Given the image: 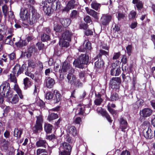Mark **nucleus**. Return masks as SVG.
Segmentation results:
<instances>
[{"label":"nucleus","mask_w":155,"mask_h":155,"mask_svg":"<svg viewBox=\"0 0 155 155\" xmlns=\"http://www.w3.org/2000/svg\"><path fill=\"white\" fill-rule=\"evenodd\" d=\"M120 71L118 68H113L110 71V74L112 76H117L119 75Z\"/></svg>","instance_id":"obj_31"},{"label":"nucleus","mask_w":155,"mask_h":155,"mask_svg":"<svg viewBox=\"0 0 155 155\" xmlns=\"http://www.w3.org/2000/svg\"><path fill=\"white\" fill-rule=\"evenodd\" d=\"M67 131L68 132L74 136H76L77 134L76 128L75 127L73 126H68L67 129Z\"/></svg>","instance_id":"obj_23"},{"label":"nucleus","mask_w":155,"mask_h":155,"mask_svg":"<svg viewBox=\"0 0 155 155\" xmlns=\"http://www.w3.org/2000/svg\"><path fill=\"white\" fill-rule=\"evenodd\" d=\"M22 132V130L21 129L15 128L14 130V136L17 138H20Z\"/></svg>","instance_id":"obj_33"},{"label":"nucleus","mask_w":155,"mask_h":155,"mask_svg":"<svg viewBox=\"0 0 155 155\" xmlns=\"http://www.w3.org/2000/svg\"><path fill=\"white\" fill-rule=\"evenodd\" d=\"M53 94L50 92H48L46 94V98L48 100H50L53 98Z\"/></svg>","instance_id":"obj_55"},{"label":"nucleus","mask_w":155,"mask_h":155,"mask_svg":"<svg viewBox=\"0 0 155 155\" xmlns=\"http://www.w3.org/2000/svg\"><path fill=\"white\" fill-rule=\"evenodd\" d=\"M61 24L64 27H67L69 25L71 21L69 18H62L60 19Z\"/></svg>","instance_id":"obj_28"},{"label":"nucleus","mask_w":155,"mask_h":155,"mask_svg":"<svg viewBox=\"0 0 155 155\" xmlns=\"http://www.w3.org/2000/svg\"><path fill=\"white\" fill-rule=\"evenodd\" d=\"M71 33L69 31H66L60 36L59 41V45L61 47L67 48L69 46L68 41L71 40Z\"/></svg>","instance_id":"obj_1"},{"label":"nucleus","mask_w":155,"mask_h":155,"mask_svg":"<svg viewBox=\"0 0 155 155\" xmlns=\"http://www.w3.org/2000/svg\"><path fill=\"white\" fill-rule=\"evenodd\" d=\"M84 20L87 23H90L91 21V17L89 16H86L84 18Z\"/></svg>","instance_id":"obj_64"},{"label":"nucleus","mask_w":155,"mask_h":155,"mask_svg":"<svg viewBox=\"0 0 155 155\" xmlns=\"http://www.w3.org/2000/svg\"><path fill=\"white\" fill-rule=\"evenodd\" d=\"M97 110L98 114H101L103 116H105L109 122H112V120H111L109 115L105 110L101 107L98 108Z\"/></svg>","instance_id":"obj_15"},{"label":"nucleus","mask_w":155,"mask_h":155,"mask_svg":"<svg viewBox=\"0 0 155 155\" xmlns=\"http://www.w3.org/2000/svg\"><path fill=\"white\" fill-rule=\"evenodd\" d=\"M15 74L12 72V73L9 74L8 78V79L10 80L11 81L14 82V83H17V80L15 77Z\"/></svg>","instance_id":"obj_37"},{"label":"nucleus","mask_w":155,"mask_h":155,"mask_svg":"<svg viewBox=\"0 0 155 155\" xmlns=\"http://www.w3.org/2000/svg\"><path fill=\"white\" fill-rule=\"evenodd\" d=\"M143 133L144 136L147 139H151L153 137L152 130L151 129L149 128L144 129Z\"/></svg>","instance_id":"obj_18"},{"label":"nucleus","mask_w":155,"mask_h":155,"mask_svg":"<svg viewBox=\"0 0 155 155\" xmlns=\"http://www.w3.org/2000/svg\"><path fill=\"white\" fill-rule=\"evenodd\" d=\"M79 16V13L76 10H73L70 15V17L72 18H76Z\"/></svg>","instance_id":"obj_42"},{"label":"nucleus","mask_w":155,"mask_h":155,"mask_svg":"<svg viewBox=\"0 0 155 155\" xmlns=\"http://www.w3.org/2000/svg\"><path fill=\"white\" fill-rule=\"evenodd\" d=\"M50 39V37L49 35L44 33L41 36V40L43 42L47 40H49Z\"/></svg>","instance_id":"obj_45"},{"label":"nucleus","mask_w":155,"mask_h":155,"mask_svg":"<svg viewBox=\"0 0 155 155\" xmlns=\"http://www.w3.org/2000/svg\"><path fill=\"white\" fill-rule=\"evenodd\" d=\"M55 138V136L54 135H47L46 137V139L47 140H51Z\"/></svg>","instance_id":"obj_63"},{"label":"nucleus","mask_w":155,"mask_h":155,"mask_svg":"<svg viewBox=\"0 0 155 155\" xmlns=\"http://www.w3.org/2000/svg\"><path fill=\"white\" fill-rule=\"evenodd\" d=\"M26 43L25 41L20 40L18 42L15 43L16 45L19 47H22L26 45Z\"/></svg>","instance_id":"obj_44"},{"label":"nucleus","mask_w":155,"mask_h":155,"mask_svg":"<svg viewBox=\"0 0 155 155\" xmlns=\"http://www.w3.org/2000/svg\"><path fill=\"white\" fill-rule=\"evenodd\" d=\"M6 28L5 26L0 25V41L3 40V35Z\"/></svg>","instance_id":"obj_34"},{"label":"nucleus","mask_w":155,"mask_h":155,"mask_svg":"<svg viewBox=\"0 0 155 155\" xmlns=\"http://www.w3.org/2000/svg\"><path fill=\"white\" fill-rule=\"evenodd\" d=\"M6 36V38L5 40V43L7 44L12 45L13 44V42L12 40H11L12 37H11L9 35Z\"/></svg>","instance_id":"obj_39"},{"label":"nucleus","mask_w":155,"mask_h":155,"mask_svg":"<svg viewBox=\"0 0 155 155\" xmlns=\"http://www.w3.org/2000/svg\"><path fill=\"white\" fill-rule=\"evenodd\" d=\"M52 128V126L49 124H45V130L47 133H51Z\"/></svg>","instance_id":"obj_35"},{"label":"nucleus","mask_w":155,"mask_h":155,"mask_svg":"<svg viewBox=\"0 0 155 155\" xmlns=\"http://www.w3.org/2000/svg\"><path fill=\"white\" fill-rule=\"evenodd\" d=\"M143 101L142 100H139L137 101L136 103L133 105V106L135 109H137L140 107L143 103Z\"/></svg>","instance_id":"obj_40"},{"label":"nucleus","mask_w":155,"mask_h":155,"mask_svg":"<svg viewBox=\"0 0 155 155\" xmlns=\"http://www.w3.org/2000/svg\"><path fill=\"white\" fill-rule=\"evenodd\" d=\"M14 90L16 91L18 94L20 98L22 99L23 98V96L22 94L21 91L19 88L18 85L17 83H14Z\"/></svg>","instance_id":"obj_24"},{"label":"nucleus","mask_w":155,"mask_h":155,"mask_svg":"<svg viewBox=\"0 0 155 155\" xmlns=\"http://www.w3.org/2000/svg\"><path fill=\"white\" fill-rule=\"evenodd\" d=\"M83 45L85 46V49L90 50L91 48V43L88 40H85L84 42Z\"/></svg>","instance_id":"obj_43"},{"label":"nucleus","mask_w":155,"mask_h":155,"mask_svg":"<svg viewBox=\"0 0 155 155\" xmlns=\"http://www.w3.org/2000/svg\"><path fill=\"white\" fill-rule=\"evenodd\" d=\"M133 3L136 4V6L138 10H141L143 7V4L140 0H133Z\"/></svg>","instance_id":"obj_25"},{"label":"nucleus","mask_w":155,"mask_h":155,"mask_svg":"<svg viewBox=\"0 0 155 155\" xmlns=\"http://www.w3.org/2000/svg\"><path fill=\"white\" fill-rule=\"evenodd\" d=\"M137 13L136 12L134 11H131L129 15V19H134L136 17Z\"/></svg>","instance_id":"obj_52"},{"label":"nucleus","mask_w":155,"mask_h":155,"mask_svg":"<svg viewBox=\"0 0 155 155\" xmlns=\"http://www.w3.org/2000/svg\"><path fill=\"white\" fill-rule=\"evenodd\" d=\"M91 6L92 8L97 11L100 8L101 5L100 4L96 2H92L91 4Z\"/></svg>","instance_id":"obj_46"},{"label":"nucleus","mask_w":155,"mask_h":155,"mask_svg":"<svg viewBox=\"0 0 155 155\" xmlns=\"http://www.w3.org/2000/svg\"><path fill=\"white\" fill-rule=\"evenodd\" d=\"M28 66L32 68H34L36 66V63L32 60L30 59L28 61Z\"/></svg>","instance_id":"obj_47"},{"label":"nucleus","mask_w":155,"mask_h":155,"mask_svg":"<svg viewBox=\"0 0 155 155\" xmlns=\"http://www.w3.org/2000/svg\"><path fill=\"white\" fill-rule=\"evenodd\" d=\"M47 145L46 141L42 139H40L36 143V145L38 147H45Z\"/></svg>","instance_id":"obj_29"},{"label":"nucleus","mask_w":155,"mask_h":155,"mask_svg":"<svg viewBox=\"0 0 155 155\" xmlns=\"http://www.w3.org/2000/svg\"><path fill=\"white\" fill-rule=\"evenodd\" d=\"M8 15L9 20L14 18L15 16L13 12L11 10H10L8 12Z\"/></svg>","instance_id":"obj_59"},{"label":"nucleus","mask_w":155,"mask_h":155,"mask_svg":"<svg viewBox=\"0 0 155 155\" xmlns=\"http://www.w3.org/2000/svg\"><path fill=\"white\" fill-rule=\"evenodd\" d=\"M37 104L39 106L42 108L44 107L45 105V103L40 99L38 101Z\"/></svg>","instance_id":"obj_58"},{"label":"nucleus","mask_w":155,"mask_h":155,"mask_svg":"<svg viewBox=\"0 0 155 155\" xmlns=\"http://www.w3.org/2000/svg\"><path fill=\"white\" fill-rule=\"evenodd\" d=\"M141 115L143 117H147L150 116L152 113V110L149 108H145L140 111Z\"/></svg>","instance_id":"obj_13"},{"label":"nucleus","mask_w":155,"mask_h":155,"mask_svg":"<svg viewBox=\"0 0 155 155\" xmlns=\"http://www.w3.org/2000/svg\"><path fill=\"white\" fill-rule=\"evenodd\" d=\"M118 98V96L117 94L114 93L112 94L110 96V100L111 101L117 100Z\"/></svg>","instance_id":"obj_50"},{"label":"nucleus","mask_w":155,"mask_h":155,"mask_svg":"<svg viewBox=\"0 0 155 155\" xmlns=\"http://www.w3.org/2000/svg\"><path fill=\"white\" fill-rule=\"evenodd\" d=\"M7 61V59L2 58L0 60V65L2 66H3L6 65Z\"/></svg>","instance_id":"obj_60"},{"label":"nucleus","mask_w":155,"mask_h":155,"mask_svg":"<svg viewBox=\"0 0 155 155\" xmlns=\"http://www.w3.org/2000/svg\"><path fill=\"white\" fill-rule=\"evenodd\" d=\"M71 9L74 8L75 6V2L74 0H71L67 5Z\"/></svg>","instance_id":"obj_41"},{"label":"nucleus","mask_w":155,"mask_h":155,"mask_svg":"<svg viewBox=\"0 0 155 155\" xmlns=\"http://www.w3.org/2000/svg\"><path fill=\"white\" fill-rule=\"evenodd\" d=\"M21 105V104H20L18 106V108L19 109L21 110L22 111L25 112L27 109L28 106L26 105Z\"/></svg>","instance_id":"obj_49"},{"label":"nucleus","mask_w":155,"mask_h":155,"mask_svg":"<svg viewBox=\"0 0 155 155\" xmlns=\"http://www.w3.org/2000/svg\"><path fill=\"white\" fill-rule=\"evenodd\" d=\"M102 101V100L100 97H98L94 101V103L96 105H99L101 104Z\"/></svg>","instance_id":"obj_54"},{"label":"nucleus","mask_w":155,"mask_h":155,"mask_svg":"<svg viewBox=\"0 0 155 155\" xmlns=\"http://www.w3.org/2000/svg\"><path fill=\"white\" fill-rule=\"evenodd\" d=\"M112 16L108 14H103L100 19V22L103 25H108L110 21Z\"/></svg>","instance_id":"obj_9"},{"label":"nucleus","mask_w":155,"mask_h":155,"mask_svg":"<svg viewBox=\"0 0 155 155\" xmlns=\"http://www.w3.org/2000/svg\"><path fill=\"white\" fill-rule=\"evenodd\" d=\"M30 16L29 12L26 8H21V9L20 13V18L23 21V24L26 26V27L28 25Z\"/></svg>","instance_id":"obj_5"},{"label":"nucleus","mask_w":155,"mask_h":155,"mask_svg":"<svg viewBox=\"0 0 155 155\" xmlns=\"http://www.w3.org/2000/svg\"><path fill=\"white\" fill-rule=\"evenodd\" d=\"M45 82L46 87L48 88H51L55 83V81L53 79L47 77L45 80Z\"/></svg>","instance_id":"obj_21"},{"label":"nucleus","mask_w":155,"mask_h":155,"mask_svg":"<svg viewBox=\"0 0 155 155\" xmlns=\"http://www.w3.org/2000/svg\"><path fill=\"white\" fill-rule=\"evenodd\" d=\"M10 89L9 83L6 81L4 82L0 86V94L5 96V93L6 92L5 97L9 98L11 96L10 94L11 92L10 90Z\"/></svg>","instance_id":"obj_4"},{"label":"nucleus","mask_w":155,"mask_h":155,"mask_svg":"<svg viewBox=\"0 0 155 155\" xmlns=\"http://www.w3.org/2000/svg\"><path fill=\"white\" fill-rule=\"evenodd\" d=\"M89 61V57L86 54L81 55L79 58L78 61L75 60L73 62V64L75 67L79 68H84L83 64H87Z\"/></svg>","instance_id":"obj_3"},{"label":"nucleus","mask_w":155,"mask_h":155,"mask_svg":"<svg viewBox=\"0 0 155 155\" xmlns=\"http://www.w3.org/2000/svg\"><path fill=\"white\" fill-rule=\"evenodd\" d=\"M108 54V53L106 51L103 50H100V53L97 55L98 56V57H101V56L102 55H104L106 56Z\"/></svg>","instance_id":"obj_57"},{"label":"nucleus","mask_w":155,"mask_h":155,"mask_svg":"<svg viewBox=\"0 0 155 155\" xmlns=\"http://www.w3.org/2000/svg\"><path fill=\"white\" fill-rule=\"evenodd\" d=\"M61 95L59 92L57 90L54 91V94L53 99L52 100L54 103H58L61 99Z\"/></svg>","instance_id":"obj_16"},{"label":"nucleus","mask_w":155,"mask_h":155,"mask_svg":"<svg viewBox=\"0 0 155 155\" xmlns=\"http://www.w3.org/2000/svg\"><path fill=\"white\" fill-rule=\"evenodd\" d=\"M58 150V155H70L71 147L68 143L64 141L62 142Z\"/></svg>","instance_id":"obj_2"},{"label":"nucleus","mask_w":155,"mask_h":155,"mask_svg":"<svg viewBox=\"0 0 155 155\" xmlns=\"http://www.w3.org/2000/svg\"><path fill=\"white\" fill-rule=\"evenodd\" d=\"M40 17L39 14L36 11L33 10L32 11V15L30 16L28 25H32L35 23Z\"/></svg>","instance_id":"obj_8"},{"label":"nucleus","mask_w":155,"mask_h":155,"mask_svg":"<svg viewBox=\"0 0 155 155\" xmlns=\"http://www.w3.org/2000/svg\"><path fill=\"white\" fill-rule=\"evenodd\" d=\"M64 29V27H63L59 25H54V30L56 32L61 33L62 32V31H63Z\"/></svg>","instance_id":"obj_36"},{"label":"nucleus","mask_w":155,"mask_h":155,"mask_svg":"<svg viewBox=\"0 0 155 155\" xmlns=\"http://www.w3.org/2000/svg\"><path fill=\"white\" fill-rule=\"evenodd\" d=\"M23 84L24 85V88L25 90L27 89L31 86V82L28 78H26L24 79Z\"/></svg>","instance_id":"obj_30"},{"label":"nucleus","mask_w":155,"mask_h":155,"mask_svg":"<svg viewBox=\"0 0 155 155\" xmlns=\"http://www.w3.org/2000/svg\"><path fill=\"white\" fill-rule=\"evenodd\" d=\"M85 10L91 16H92L96 19L98 20V15L99 13L92 9H89L88 7L85 8Z\"/></svg>","instance_id":"obj_19"},{"label":"nucleus","mask_w":155,"mask_h":155,"mask_svg":"<svg viewBox=\"0 0 155 155\" xmlns=\"http://www.w3.org/2000/svg\"><path fill=\"white\" fill-rule=\"evenodd\" d=\"M120 83V79L119 78H113L110 81L111 87L113 89H118Z\"/></svg>","instance_id":"obj_11"},{"label":"nucleus","mask_w":155,"mask_h":155,"mask_svg":"<svg viewBox=\"0 0 155 155\" xmlns=\"http://www.w3.org/2000/svg\"><path fill=\"white\" fill-rule=\"evenodd\" d=\"M73 73H69L67 76L68 82L71 84H74L76 81L75 76L72 74Z\"/></svg>","instance_id":"obj_20"},{"label":"nucleus","mask_w":155,"mask_h":155,"mask_svg":"<svg viewBox=\"0 0 155 155\" xmlns=\"http://www.w3.org/2000/svg\"><path fill=\"white\" fill-rule=\"evenodd\" d=\"M61 62L59 60H58L54 63V68L55 71H57L61 67Z\"/></svg>","instance_id":"obj_48"},{"label":"nucleus","mask_w":155,"mask_h":155,"mask_svg":"<svg viewBox=\"0 0 155 155\" xmlns=\"http://www.w3.org/2000/svg\"><path fill=\"white\" fill-rule=\"evenodd\" d=\"M8 142L5 139H2L1 143V148L4 151H6L8 149Z\"/></svg>","instance_id":"obj_27"},{"label":"nucleus","mask_w":155,"mask_h":155,"mask_svg":"<svg viewBox=\"0 0 155 155\" xmlns=\"http://www.w3.org/2000/svg\"><path fill=\"white\" fill-rule=\"evenodd\" d=\"M17 71V76L21 74L23 71L22 67H20L19 65L18 64H16L13 69V72L15 74H16Z\"/></svg>","instance_id":"obj_22"},{"label":"nucleus","mask_w":155,"mask_h":155,"mask_svg":"<svg viewBox=\"0 0 155 155\" xmlns=\"http://www.w3.org/2000/svg\"><path fill=\"white\" fill-rule=\"evenodd\" d=\"M46 152V150L45 149H38L36 151L37 155H39L42 153Z\"/></svg>","instance_id":"obj_62"},{"label":"nucleus","mask_w":155,"mask_h":155,"mask_svg":"<svg viewBox=\"0 0 155 155\" xmlns=\"http://www.w3.org/2000/svg\"><path fill=\"white\" fill-rule=\"evenodd\" d=\"M75 111L76 114L84 115L88 114L90 112V109L87 107H84V105H81V104L78 105L76 109H74L73 110Z\"/></svg>","instance_id":"obj_7"},{"label":"nucleus","mask_w":155,"mask_h":155,"mask_svg":"<svg viewBox=\"0 0 155 155\" xmlns=\"http://www.w3.org/2000/svg\"><path fill=\"white\" fill-rule=\"evenodd\" d=\"M117 18L118 20H120L125 18V16L124 14L119 12L118 14Z\"/></svg>","instance_id":"obj_56"},{"label":"nucleus","mask_w":155,"mask_h":155,"mask_svg":"<svg viewBox=\"0 0 155 155\" xmlns=\"http://www.w3.org/2000/svg\"><path fill=\"white\" fill-rule=\"evenodd\" d=\"M107 107L108 110L114 117V115H116L117 114V111L111 108V107L114 108L115 107V105L114 104H109Z\"/></svg>","instance_id":"obj_26"},{"label":"nucleus","mask_w":155,"mask_h":155,"mask_svg":"<svg viewBox=\"0 0 155 155\" xmlns=\"http://www.w3.org/2000/svg\"><path fill=\"white\" fill-rule=\"evenodd\" d=\"M124 125L125 126H127L128 125L127 123L126 120L123 118H121L120 120V126H122L123 128H124L123 125Z\"/></svg>","instance_id":"obj_53"},{"label":"nucleus","mask_w":155,"mask_h":155,"mask_svg":"<svg viewBox=\"0 0 155 155\" xmlns=\"http://www.w3.org/2000/svg\"><path fill=\"white\" fill-rule=\"evenodd\" d=\"M55 0H45L42 1L40 4V7L42 8L43 11L46 14L49 15L51 12V9L50 3L53 2Z\"/></svg>","instance_id":"obj_6"},{"label":"nucleus","mask_w":155,"mask_h":155,"mask_svg":"<svg viewBox=\"0 0 155 155\" xmlns=\"http://www.w3.org/2000/svg\"><path fill=\"white\" fill-rule=\"evenodd\" d=\"M93 61L95 62V66L98 68L102 67L104 64V63L101 57H98L97 56L93 59Z\"/></svg>","instance_id":"obj_12"},{"label":"nucleus","mask_w":155,"mask_h":155,"mask_svg":"<svg viewBox=\"0 0 155 155\" xmlns=\"http://www.w3.org/2000/svg\"><path fill=\"white\" fill-rule=\"evenodd\" d=\"M10 94H11V96L10 98H6L7 101H9L12 104H17L19 101V98L18 95L17 94H15L12 97V93H11Z\"/></svg>","instance_id":"obj_17"},{"label":"nucleus","mask_w":155,"mask_h":155,"mask_svg":"<svg viewBox=\"0 0 155 155\" xmlns=\"http://www.w3.org/2000/svg\"><path fill=\"white\" fill-rule=\"evenodd\" d=\"M126 50L128 54L129 55H130L132 51L131 45H128V46L126 47Z\"/></svg>","instance_id":"obj_61"},{"label":"nucleus","mask_w":155,"mask_h":155,"mask_svg":"<svg viewBox=\"0 0 155 155\" xmlns=\"http://www.w3.org/2000/svg\"><path fill=\"white\" fill-rule=\"evenodd\" d=\"M61 69L63 72L68 71L69 73H73L74 71L73 68L70 67V64L66 62H64L63 63Z\"/></svg>","instance_id":"obj_14"},{"label":"nucleus","mask_w":155,"mask_h":155,"mask_svg":"<svg viewBox=\"0 0 155 155\" xmlns=\"http://www.w3.org/2000/svg\"><path fill=\"white\" fill-rule=\"evenodd\" d=\"M58 117V114L54 113H52L48 116V119L49 121H50L56 119Z\"/></svg>","instance_id":"obj_38"},{"label":"nucleus","mask_w":155,"mask_h":155,"mask_svg":"<svg viewBox=\"0 0 155 155\" xmlns=\"http://www.w3.org/2000/svg\"><path fill=\"white\" fill-rule=\"evenodd\" d=\"M2 10L5 17H6L8 10V8L6 5H5L2 7Z\"/></svg>","instance_id":"obj_51"},{"label":"nucleus","mask_w":155,"mask_h":155,"mask_svg":"<svg viewBox=\"0 0 155 155\" xmlns=\"http://www.w3.org/2000/svg\"><path fill=\"white\" fill-rule=\"evenodd\" d=\"M36 118V125L35 127V129L34 131L35 133H37L38 130L42 129V123L43 122V119L42 116L40 115L37 117Z\"/></svg>","instance_id":"obj_10"},{"label":"nucleus","mask_w":155,"mask_h":155,"mask_svg":"<svg viewBox=\"0 0 155 155\" xmlns=\"http://www.w3.org/2000/svg\"><path fill=\"white\" fill-rule=\"evenodd\" d=\"M5 26L6 28L5 31L6 30H6L5 33V36L9 35L11 37H12L14 35L13 34V29L11 28H7V27L6 26Z\"/></svg>","instance_id":"obj_32"}]
</instances>
